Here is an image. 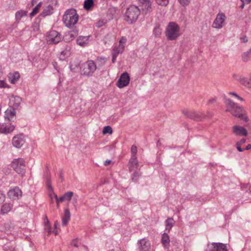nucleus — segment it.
<instances>
[{
    "mask_svg": "<svg viewBox=\"0 0 251 251\" xmlns=\"http://www.w3.org/2000/svg\"><path fill=\"white\" fill-rule=\"evenodd\" d=\"M165 35L168 40H176L181 34L180 27L175 22L169 23L165 29Z\"/></svg>",
    "mask_w": 251,
    "mask_h": 251,
    "instance_id": "obj_1",
    "label": "nucleus"
},
{
    "mask_svg": "<svg viewBox=\"0 0 251 251\" xmlns=\"http://www.w3.org/2000/svg\"><path fill=\"white\" fill-rule=\"evenodd\" d=\"M78 15L76 10L73 8L67 10L63 16V21L65 26L73 28L77 23Z\"/></svg>",
    "mask_w": 251,
    "mask_h": 251,
    "instance_id": "obj_2",
    "label": "nucleus"
},
{
    "mask_svg": "<svg viewBox=\"0 0 251 251\" xmlns=\"http://www.w3.org/2000/svg\"><path fill=\"white\" fill-rule=\"evenodd\" d=\"M140 14V10L137 6H130L125 13V19L127 23L132 24L137 20Z\"/></svg>",
    "mask_w": 251,
    "mask_h": 251,
    "instance_id": "obj_3",
    "label": "nucleus"
},
{
    "mask_svg": "<svg viewBox=\"0 0 251 251\" xmlns=\"http://www.w3.org/2000/svg\"><path fill=\"white\" fill-rule=\"evenodd\" d=\"M11 167L19 175L23 176L25 174L26 167L25 160L23 158H16L11 163Z\"/></svg>",
    "mask_w": 251,
    "mask_h": 251,
    "instance_id": "obj_4",
    "label": "nucleus"
},
{
    "mask_svg": "<svg viewBox=\"0 0 251 251\" xmlns=\"http://www.w3.org/2000/svg\"><path fill=\"white\" fill-rule=\"evenodd\" d=\"M126 42V38L122 37L119 41L117 45H116L112 50V62L114 63L119 54H122L125 50V45Z\"/></svg>",
    "mask_w": 251,
    "mask_h": 251,
    "instance_id": "obj_5",
    "label": "nucleus"
},
{
    "mask_svg": "<svg viewBox=\"0 0 251 251\" xmlns=\"http://www.w3.org/2000/svg\"><path fill=\"white\" fill-rule=\"evenodd\" d=\"M97 69V66L93 60H88L84 63L81 68V73L86 76H91Z\"/></svg>",
    "mask_w": 251,
    "mask_h": 251,
    "instance_id": "obj_6",
    "label": "nucleus"
},
{
    "mask_svg": "<svg viewBox=\"0 0 251 251\" xmlns=\"http://www.w3.org/2000/svg\"><path fill=\"white\" fill-rule=\"evenodd\" d=\"M226 111L229 112L233 116L238 117L245 122H248L249 120L246 110L239 105H237V108L228 109Z\"/></svg>",
    "mask_w": 251,
    "mask_h": 251,
    "instance_id": "obj_7",
    "label": "nucleus"
},
{
    "mask_svg": "<svg viewBox=\"0 0 251 251\" xmlns=\"http://www.w3.org/2000/svg\"><path fill=\"white\" fill-rule=\"evenodd\" d=\"M129 171L133 174L132 176V179L136 181L140 176V173L138 171L139 164L137 158H130L128 164Z\"/></svg>",
    "mask_w": 251,
    "mask_h": 251,
    "instance_id": "obj_8",
    "label": "nucleus"
},
{
    "mask_svg": "<svg viewBox=\"0 0 251 251\" xmlns=\"http://www.w3.org/2000/svg\"><path fill=\"white\" fill-rule=\"evenodd\" d=\"M226 19V17L225 13H218L212 23V27L217 29L222 28L225 25Z\"/></svg>",
    "mask_w": 251,
    "mask_h": 251,
    "instance_id": "obj_9",
    "label": "nucleus"
},
{
    "mask_svg": "<svg viewBox=\"0 0 251 251\" xmlns=\"http://www.w3.org/2000/svg\"><path fill=\"white\" fill-rule=\"evenodd\" d=\"M62 40L61 35L55 30H51L47 34V40L50 44H57Z\"/></svg>",
    "mask_w": 251,
    "mask_h": 251,
    "instance_id": "obj_10",
    "label": "nucleus"
},
{
    "mask_svg": "<svg viewBox=\"0 0 251 251\" xmlns=\"http://www.w3.org/2000/svg\"><path fill=\"white\" fill-rule=\"evenodd\" d=\"M205 251H228L226 245L220 243H212L207 245Z\"/></svg>",
    "mask_w": 251,
    "mask_h": 251,
    "instance_id": "obj_11",
    "label": "nucleus"
},
{
    "mask_svg": "<svg viewBox=\"0 0 251 251\" xmlns=\"http://www.w3.org/2000/svg\"><path fill=\"white\" fill-rule=\"evenodd\" d=\"M130 77L126 72H124L120 76L117 85L119 88H122L127 86L129 83Z\"/></svg>",
    "mask_w": 251,
    "mask_h": 251,
    "instance_id": "obj_12",
    "label": "nucleus"
},
{
    "mask_svg": "<svg viewBox=\"0 0 251 251\" xmlns=\"http://www.w3.org/2000/svg\"><path fill=\"white\" fill-rule=\"evenodd\" d=\"M25 137L23 134L15 136L12 139V144L17 148H21L25 143Z\"/></svg>",
    "mask_w": 251,
    "mask_h": 251,
    "instance_id": "obj_13",
    "label": "nucleus"
},
{
    "mask_svg": "<svg viewBox=\"0 0 251 251\" xmlns=\"http://www.w3.org/2000/svg\"><path fill=\"white\" fill-rule=\"evenodd\" d=\"M139 251H150L151 243L149 240L144 238L138 241Z\"/></svg>",
    "mask_w": 251,
    "mask_h": 251,
    "instance_id": "obj_14",
    "label": "nucleus"
},
{
    "mask_svg": "<svg viewBox=\"0 0 251 251\" xmlns=\"http://www.w3.org/2000/svg\"><path fill=\"white\" fill-rule=\"evenodd\" d=\"M22 191L17 187L10 189L8 192V196L12 200H18L22 197Z\"/></svg>",
    "mask_w": 251,
    "mask_h": 251,
    "instance_id": "obj_15",
    "label": "nucleus"
},
{
    "mask_svg": "<svg viewBox=\"0 0 251 251\" xmlns=\"http://www.w3.org/2000/svg\"><path fill=\"white\" fill-rule=\"evenodd\" d=\"M232 133L236 136H247L248 132L247 129L243 126L235 125L232 127Z\"/></svg>",
    "mask_w": 251,
    "mask_h": 251,
    "instance_id": "obj_16",
    "label": "nucleus"
},
{
    "mask_svg": "<svg viewBox=\"0 0 251 251\" xmlns=\"http://www.w3.org/2000/svg\"><path fill=\"white\" fill-rule=\"evenodd\" d=\"M15 126L13 125L7 124L5 123L0 124V133L7 134L12 132Z\"/></svg>",
    "mask_w": 251,
    "mask_h": 251,
    "instance_id": "obj_17",
    "label": "nucleus"
},
{
    "mask_svg": "<svg viewBox=\"0 0 251 251\" xmlns=\"http://www.w3.org/2000/svg\"><path fill=\"white\" fill-rule=\"evenodd\" d=\"M4 119L9 122L14 121L15 119L16 112L15 108L9 107L4 113Z\"/></svg>",
    "mask_w": 251,
    "mask_h": 251,
    "instance_id": "obj_18",
    "label": "nucleus"
},
{
    "mask_svg": "<svg viewBox=\"0 0 251 251\" xmlns=\"http://www.w3.org/2000/svg\"><path fill=\"white\" fill-rule=\"evenodd\" d=\"M22 99L17 96L12 95L9 99V107H12L14 108L18 107L21 104Z\"/></svg>",
    "mask_w": 251,
    "mask_h": 251,
    "instance_id": "obj_19",
    "label": "nucleus"
},
{
    "mask_svg": "<svg viewBox=\"0 0 251 251\" xmlns=\"http://www.w3.org/2000/svg\"><path fill=\"white\" fill-rule=\"evenodd\" d=\"M139 6L143 11L148 12L151 8V2L150 0H139Z\"/></svg>",
    "mask_w": 251,
    "mask_h": 251,
    "instance_id": "obj_20",
    "label": "nucleus"
},
{
    "mask_svg": "<svg viewBox=\"0 0 251 251\" xmlns=\"http://www.w3.org/2000/svg\"><path fill=\"white\" fill-rule=\"evenodd\" d=\"M239 82L245 87L251 88V74L249 77L240 76L238 78Z\"/></svg>",
    "mask_w": 251,
    "mask_h": 251,
    "instance_id": "obj_21",
    "label": "nucleus"
},
{
    "mask_svg": "<svg viewBox=\"0 0 251 251\" xmlns=\"http://www.w3.org/2000/svg\"><path fill=\"white\" fill-rule=\"evenodd\" d=\"M161 240V243L162 244L163 247L165 249H168L170 245V240L169 236L168 234V233H164L162 235Z\"/></svg>",
    "mask_w": 251,
    "mask_h": 251,
    "instance_id": "obj_22",
    "label": "nucleus"
},
{
    "mask_svg": "<svg viewBox=\"0 0 251 251\" xmlns=\"http://www.w3.org/2000/svg\"><path fill=\"white\" fill-rule=\"evenodd\" d=\"M89 36H80L77 38L76 40L77 44L81 47L86 46L89 43Z\"/></svg>",
    "mask_w": 251,
    "mask_h": 251,
    "instance_id": "obj_23",
    "label": "nucleus"
},
{
    "mask_svg": "<svg viewBox=\"0 0 251 251\" xmlns=\"http://www.w3.org/2000/svg\"><path fill=\"white\" fill-rule=\"evenodd\" d=\"M71 48L70 46H67L64 50L61 51L59 56L60 59L64 60L68 58L71 54Z\"/></svg>",
    "mask_w": 251,
    "mask_h": 251,
    "instance_id": "obj_24",
    "label": "nucleus"
},
{
    "mask_svg": "<svg viewBox=\"0 0 251 251\" xmlns=\"http://www.w3.org/2000/svg\"><path fill=\"white\" fill-rule=\"evenodd\" d=\"M70 217L71 215L69 210L68 209H65L64 216L62 219V225L63 226H66L68 224L70 220Z\"/></svg>",
    "mask_w": 251,
    "mask_h": 251,
    "instance_id": "obj_25",
    "label": "nucleus"
},
{
    "mask_svg": "<svg viewBox=\"0 0 251 251\" xmlns=\"http://www.w3.org/2000/svg\"><path fill=\"white\" fill-rule=\"evenodd\" d=\"M175 223V221L173 218H168L165 222V230L169 232L173 226H174Z\"/></svg>",
    "mask_w": 251,
    "mask_h": 251,
    "instance_id": "obj_26",
    "label": "nucleus"
},
{
    "mask_svg": "<svg viewBox=\"0 0 251 251\" xmlns=\"http://www.w3.org/2000/svg\"><path fill=\"white\" fill-rule=\"evenodd\" d=\"M242 60L244 62H248L251 60V48L242 53Z\"/></svg>",
    "mask_w": 251,
    "mask_h": 251,
    "instance_id": "obj_27",
    "label": "nucleus"
},
{
    "mask_svg": "<svg viewBox=\"0 0 251 251\" xmlns=\"http://www.w3.org/2000/svg\"><path fill=\"white\" fill-rule=\"evenodd\" d=\"M9 80L11 83L14 84L19 78L20 75L18 72H15L9 75Z\"/></svg>",
    "mask_w": 251,
    "mask_h": 251,
    "instance_id": "obj_28",
    "label": "nucleus"
},
{
    "mask_svg": "<svg viewBox=\"0 0 251 251\" xmlns=\"http://www.w3.org/2000/svg\"><path fill=\"white\" fill-rule=\"evenodd\" d=\"M13 205L10 203H5L1 208V211L2 214H6L11 211Z\"/></svg>",
    "mask_w": 251,
    "mask_h": 251,
    "instance_id": "obj_29",
    "label": "nucleus"
},
{
    "mask_svg": "<svg viewBox=\"0 0 251 251\" xmlns=\"http://www.w3.org/2000/svg\"><path fill=\"white\" fill-rule=\"evenodd\" d=\"M94 6V0H85L83 4L84 8L86 10L92 9Z\"/></svg>",
    "mask_w": 251,
    "mask_h": 251,
    "instance_id": "obj_30",
    "label": "nucleus"
},
{
    "mask_svg": "<svg viewBox=\"0 0 251 251\" xmlns=\"http://www.w3.org/2000/svg\"><path fill=\"white\" fill-rule=\"evenodd\" d=\"M225 103L227 107V109H232L233 108H236L237 105L238 104L232 101L229 99H226L225 100Z\"/></svg>",
    "mask_w": 251,
    "mask_h": 251,
    "instance_id": "obj_31",
    "label": "nucleus"
},
{
    "mask_svg": "<svg viewBox=\"0 0 251 251\" xmlns=\"http://www.w3.org/2000/svg\"><path fill=\"white\" fill-rule=\"evenodd\" d=\"M26 12L24 10H19L17 11L15 14V17L17 21H20L21 19L26 15Z\"/></svg>",
    "mask_w": 251,
    "mask_h": 251,
    "instance_id": "obj_32",
    "label": "nucleus"
},
{
    "mask_svg": "<svg viewBox=\"0 0 251 251\" xmlns=\"http://www.w3.org/2000/svg\"><path fill=\"white\" fill-rule=\"evenodd\" d=\"M3 248L5 251H17L15 249V245H12L11 244H5Z\"/></svg>",
    "mask_w": 251,
    "mask_h": 251,
    "instance_id": "obj_33",
    "label": "nucleus"
},
{
    "mask_svg": "<svg viewBox=\"0 0 251 251\" xmlns=\"http://www.w3.org/2000/svg\"><path fill=\"white\" fill-rule=\"evenodd\" d=\"M41 3L39 2L33 9L32 11L30 13L31 17L34 16L37 13L39 12L40 8L41 7Z\"/></svg>",
    "mask_w": 251,
    "mask_h": 251,
    "instance_id": "obj_34",
    "label": "nucleus"
},
{
    "mask_svg": "<svg viewBox=\"0 0 251 251\" xmlns=\"http://www.w3.org/2000/svg\"><path fill=\"white\" fill-rule=\"evenodd\" d=\"M45 223V229L48 232V234H50L52 231L50 225L47 217H46V221Z\"/></svg>",
    "mask_w": 251,
    "mask_h": 251,
    "instance_id": "obj_35",
    "label": "nucleus"
},
{
    "mask_svg": "<svg viewBox=\"0 0 251 251\" xmlns=\"http://www.w3.org/2000/svg\"><path fill=\"white\" fill-rule=\"evenodd\" d=\"M53 11L52 7L51 6H49L44 9L43 13L45 15H49L52 13Z\"/></svg>",
    "mask_w": 251,
    "mask_h": 251,
    "instance_id": "obj_36",
    "label": "nucleus"
},
{
    "mask_svg": "<svg viewBox=\"0 0 251 251\" xmlns=\"http://www.w3.org/2000/svg\"><path fill=\"white\" fill-rule=\"evenodd\" d=\"M49 189H50V191L49 192V196L50 198L51 202H53V199H57V195L53 192L52 191V188L50 186H49Z\"/></svg>",
    "mask_w": 251,
    "mask_h": 251,
    "instance_id": "obj_37",
    "label": "nucleus"
},
{
    "mask_svg": "<svg viewBox=\"0 0 251 251\" xmlns=\"http://www.w3.org/2000/svg\"><path fill=\"white\" fill-rule=\"evenodd\" d=\"M137 152V149L136 146L134 145H132L131 148V158H137L136 154Z\"/></svg>",
    "mask_w": 251,
    "mask_h": 251,
    "instance_id": "obj_38",
    "label": "nucleus"
},
{
    "mask_svg": "<svg viewBox=\"0 0 251 251\" xmlns=\"http://www.w3.org/2000/svg\"><path fill=\"white\" fill-rule=\"evenodd\" d=\"M102 133L103 134H106L107 133H109L110 134H112V129L111 127L108 126H104L102 130Z\"/></svg>",
    "mask_w": 251,
    "mask_h": 251,
    "instance_id": "obj_39",
    "label": "nucleus"
},
{
    "mask_svg": "<svg viewBox=\"0 0 251 251\" xmlns=\"http://www.w3.org/2000/svg\"><path fill=\"white\" fill-rule=\"evenodd\" d=\"M73 194V192L71 191H69L65 193L63 195L65 200H67L68 201H70L71 200Z\"/></svg>",
    "mask_w": 251,
    "mask_h": 251,
    "instance_id": "obj_40",
    "label": "nucleus"
},
{
    "mask_svg": "<svg viewBox=\"0 0 251 251\" xmlns=\"http://www.w3.org/2000/svg\"><path fill=\"white\" fill-rule=\"evenodd\" d=\"M156 3L161 6H167L169 0H155Z\"/></svg>",
    "mask_w": 251,
    "mask_h": 251,
    "instance_id": "obj_41",
    "label": "nucleus"
},
{
    "mask_svg": "<svg viewBox=\"0 0 251 251\" xmlns=\"http://www.w3.org/2000/svg\"><path fill=\"white\" fill-rule=\"evenodd\" d=\"M39 20L36 19L32 25V28L34 31H38L39 29Z\"/></svg>",
    "mask_w": 251,
    "mask_h": 251,
    "instance_id": "obj_42",
    "label": "nucleus"
},
{
    "mask_svg": "<svg viewBox=\"0 0 251 251\" xmlns=\"http://www.w3.org/2000/svg\"><path fill=\"white\" fill-rule=\"evenodd\" d=\"M229 95H230L233 97H234L237 100H239L241 101H244V100L241 97H240L237 93L235 92H229L228 93Z\"/></svg>",
    "mask_w": 251,
    "mask_h": 251,
    "instance_id": "obj_43",
    "label": "nucleus"
},
{
    "mask_svg": "<svg viewBox=\"0 0 251 251\" xmlns=\"http://www.w3.org/2000/svg\"><path fill=\"white\" fill-rule=\"evenodd\" d=\"M153 34L155 37H159L161 34V29L159 27H155L153 29Z\"/></svg>",
    "mask_w": 251,
    "mask_h": 251,
    "instance_id": "obj_44",
    "label": "nucleus"
},
{
    "mask_svg": "<svg viewBox=\"0 0 251 251\" xmlns=\"http://www.w3.org/2000/svg\"><path fill=\"white\" fill-rule=\"evenodd\" d=\"M79 242L78 238L73 239L71 243V245L73 247L78 248L79 246Z\"/></svg>",
    "mask_w": 251,
    "mask_h": 251,
    "instance_id": "obj_45",
    "label": "nucleus"
},
{
    "mask_svg": "<svg viewBox=\"0 0 251 251\" xmlns=\"http://www.w3.org/2000/svg\"><path fill=\"white\" fill-rule=\"evenodd\" d=\"M178 1L182 6H187L190 3V0H178Z\"/></svg>",
    "mask_w": 251,
    "mask_h": 251,
    "instance_id": "obj_46",
    "label": "nucleus"
},
{
    "mask_svg": "<svg viewBox=\"0 0 251 251\" xmlns=\"http://www.w3.org/2000/svg\"><path fill=\"white\" fill-rule=\"evenodd\" d=\"M58 226V223L57 221L54 223V229L53 231V232L54 233L55 235H57L59 233L58 230L57 229V227Z\"/></svg>",
    "mask_w": 251,
    "mask_h": 251,
    "instance_id": "obj_47",
    "label": "nucleus"
},
{
    "mask_svg": "<svg viewBox=\"0 0 251 251\" xmlns=\"http://www.w3.org/2000/svg\"><path fill=\"white\" fill-rule=\"evenodd\" d=\"M7 87H8V84L4 80H0V88Z\"/></svg>",
    "mask_w": 251,
    "mask_h": 251,
    "instance_id": "obj_48",
    "label": "nucleus"
},
{
    "mask_svg": "<svg viewBox=\"0 0 251 251\" xmlns=\"http://www.w3.org/2000/svg\"><path fill=\"white\" fill-rule=\"evenodd\" d=\"M5 195L0 192V204L2 203L5 200Z\"/></svg>",
    "mask_w": 251,
    "mask_h": 251,
    "instance_id": "obj_49",
    "label": "nucleus"
},
{
    "mask_svg": "<svg viewBox=\"0 0 251 251\" xmlns=\"http://www.w3.org/2000/svg\"><path fill=\"white\" fill-rule=\"evenodd\" d=\"M105 23L103 21H99L96 24V26L98 27L102 26Z\"/></svg>",
    "mask_w": 251,
    "mask_h": 251,
    "instance_id": "obj_50",
    "label": "nucleus"
},
{
    "mask_svg": "<svg viewBox=\"0 0 251 251\" xmlns=\"http://www.w3.org/2000/svg\"><path fill=\"white\" fill-rule=\"evenodd\" d=\"M236 147H237V150L240 151V152H242V151H244V149H242L240 147V143L239 142H237L236 144Z\"/></svg>",
    "mask_w": 251,
    "mask_h": 251,
    "instance_id": "obj_51",
    "label": "nucleus"
},
{
    "mask_svg": "<svg viewBox=\"0 0 251 251\" xmlns=\"http://www.w3.org/2000/svg\"><path fill=\"white\" fill-rule=\"evenodd\" d=\"M65 200L64 196L61 197L59 199H58L57 197V199H56V201L57 204H58L60 202H62Z\"/></svg>",
    "mask_w": 251,
    "mask_h": 251,
    "instance_id": "obj_52",
    "label": "nucleus"
},
{
    "mask_svg": "<svg viewBox=\"0 0 251 251\" xmlns=\"http://www.w3.org/2000/svg\"><path fill=\"white\" fill-rule=\"evenodd\" d=\"M97 60L100 61L101 64H104L105 63V59L103 58H98Z\"/></svg>",
    "mask_w": 251,
    "mask_h": 251,
    "instance_id": "obj_53",
    "label": "nucleus"
},
{
    "mask_svg": "<svg viewBox=\"0 0 251 251\" xmlns=\"http://www.w3.org/2000/svg\"><path fill=\"white\" fill-rule=\"evenodd\" d=\"M111 163V160H106L104 163V165L105 166H107L108 165L110 164V163Z\"/></svg>",
    "mask_w": 251,
    "mask_h": 251,
    "instance_id": "obj_54",
    "label": "nucleus"
},
{
    "mask_svg": "<svg viewBox=\"0 0 251 251\" xmlns=\"http://www.w3.org/2000/svg\"><path fill=\"white\" fill-rule=\"evenodd\" d=\"M246 141V140L245 138L242 139L239 142L240 143V145L244 144Z\"/></svg>",
    "mask_w": 251,
    "mask_h": 251,
    "instance_id": "obj_55",
    "label": "nucleus"
},
{
    "mask_svg": "<svg viewBox=\"0 0 251 251\" xmlns=\"http://www.w3.org/2000/svg\"><path fill=\"white\" fill-rule=\"evenodd\" d=\"M242 2L244 3H250L251 2V0H240Z\"/></svg>",
    "mask_w": 251,
    "mask_h": 251,
    "instance_id": "obj_56",
    "label": "nucleus"
},
{
    "mask_svg": "<svg viewBox=\"0 0 251 251\" xmlns=\"http://www.w3.org/2000/svg\"><path fill=\"white\" fill-rule=\"evenodd\" d=\"M251 149V144H249L247 146L245 150H250Z\"/></svg>",
    "mask_w": 251,
    "mask_h": 251,
    "instance_id": "obj_57",
    "label": "nucleus"
},
{
    "mask_svg": "<svg viewBox=\"0 0 251 251\" xmlns=\"http://www.w3.org/2000/svg\"><path fill=\"white\" fill-rule=\"evenodd\" d=\"M249 3H244V2H242V4L240 6L241 9H243L244 8L245 4H249Z\"/></svg>",
    "mask_w": 251,
    "mask_h": 251,
    "instance_id": "obj_58",
    "label": "nucleus"
},
{
    "mask_svg": "<svg viewBox=\"0 0 251 251\" xmlns=\"http://www.w3.org/2000/svg\"><path fill=\"white\" fill-rule=\"evenodd\" d=\"M242 39L243 40V41L245 43L247 42L248 41L247 38L246 37L242 38Z\"/></svg>",
    "mask_w": 251,
    "mask_h": 251,
    "instance_id": "obj_59",
    "label": "nucleus"
},
{
    "mask_svg": "<svg viewBox=\"0 0 251 251\" xmlns=\"http://www.w3.org/2000/svg\"><path fill=\"white\" fill-rule=\"evenodd\" d=\"M109 251H114V250H110Z\"/></svg>",
    "mask_w": 251,
    "mask_h": 251,
    "instance_id": "obj_60",
    "label": "nucleus"
}]
</instances>
